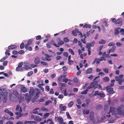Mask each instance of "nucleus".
<instances>
[{
  "mask_svg": "<svg viewBox=\"0 0 124 124\" xmlns=\"http://www.w3.org/2000/svg\"><path fill=\"white\" fill-rule=\"evenodd\" d=\"M88 89L86 88V90L82 92L81 93V94H85L88 91Z\"/></svg>",
  "mask_w": 124,
  "mask_h": 124,
  "instance_id": "nucleus-51",
  "label": "nucleus"
},
{
  "mask_svg": "<svg viewBox=\"0 0 124 124\" xmlns=\"http://www.w3.org/2000/svg\"><path fill=\"white\" fill-rule=\"evenodd\" d=\"M77 101L78 104H81V101L80 99H78L77 100Z\"/></svg>",
  "mask_w": 124,
  "mask_h": 124,
  "instance_id": "nucleus-62",
  "label": "nucleus"
},
{
  "mask_svg": "<svg viewBox=\"0 0 124 124\" xmlns=\"http://www.w3.org/2000/svg\"><path fill=\"white\" fill-rule=\"evenodd\" d=\"M33 72L32 71L29 72L28 73V76L29 77L32 74H33Z\"/></svg>",
  "mask_w": 124,
  "mask_h": 124,
  "instance_id": "nucleus-63",
  "label": "nucleus"
},
{
  "mask_svg": "<svg viewBox=\"0 0 124 124\" xmlns=\"http://www.w3.org/2000/svg\"><path fill=\"white\" fill-rule=\"evenodd\" d=\"M105 40L103 39H101L99 41V43L100 44H104L105 43Z\"/></svg>",
  "mask_w": 124,
  "mask_h": 124,
  "instance_id": "nucleus-35",
  "label": "nucleus"
},
{
  "mask_svg": "<svg viewBox=\"0 0 124 124\" xmlns=\"http://www.w3.org/2000/svg\"><path fill=\"white\" fill-rule=\"evenodd\" d=\"M0 95L3 96L8 95V93L6 89L4 88L0 89Z\"/></svg>",
  "mask_w": 124,
  "mask_h": 124,
  "instance_id": "nucleus-4",
  "label": "nucleus"
},
{
  "mask_svg": "<svg viewBox=\"0 0 124 124\" xmlns=\"http://www.w3.org/2000/svg\"><path fill=\"white\" fill-rule=\"evenodd\" d=\"M2 97V101L4 103H5L6 102L7 100V97L8 96V95H4L1 96Z\"/></svg>",
  "mask_w": 124,
  "mask_h": 124,
  "instance_id": "nucleus-15",
  "label": "nucleus"
},
{
  "mask_svg": "<svg viewBox=\"0 0 124 124\" xmlns=\"http://www.w3.org/2000/svg\"><path fill=\"white\" fill-rule=\"evenodd\" d=\"M24 43L23 42H22L20 45V48L22 49L24 48Z\"/></svg>",
  "mask_w": 124,
  "mask_h": 124,
  "instance_id": "nucleus-46",
  "label": "nucleus"
},
{
  "mask_svg": "<svg viewBox=\"0 0 124 124\" xmlns=\"http://www.w3.org/2000/svg\"><path fill=\"white\" fill-rule=\"evenodd\" d=\"M116 48L115 46H113L112 47L111 49H110V51L112 53H113L115 51Z\"/></svg>",
  "mask_w": 124,
  "mask_h": 124,
  "instance_id": "nucleus-32",
  "label": "nucleus"
},
{
  "mask_svg": "<svg viewBox=\"0 0 124 124\" xmlns=\"http://www.w3.org/2000/svg\"><path fill=\"white\" fill-rule=\"evenodd\" d=\"M24 124H31V121H25L24 122Z\"/></svg>",
  "mask_w": 124,
  "mask_h": 124,
  "instance_id": "nucleus-44",
  "label": "nucleus"
},
{
  "mask_svg": "<svg viewBox=\"0 0 124 124\" xmlns=\"http://www.w3.org/2000/svg\"><path fill=\"white\" fill-rule=\"evenodd\" d=\"M4 112L6 113H8L10 116H12L13 115V113L12 112H10L8 109H5L4 111Z\"/></svg>",
  "mask_w": 124,
  "mask_h": 124,
  "instance_id": "nucleus-21",
  "label": "nucleus"
},
{
  "mask_svg": "<svg viewBox=\"0 0 124 124\" xmlns=\"http://www.w3.org/2000/svg\"><path fill=\"white\" fill-rule=\"evenodd\" d=\"M115 45V43L113 42H111L109 43L108 44V46H113Z\"/></svg>",
  "mask_w": 124,
  "mask_h": 124,
  "instance_id": "nucleus-48",
  "label": "nucleus"
},
{
  "mask_svg": "<svg viewBox=\"0 0 124 124\" xmlns=\"http://www.w3.org/2000/svg\"><path fill=\"white\" fill-rule=\"evenodd\" d=\"M66 114L67 116V117L68 118L70 119H71V118L70 116V115L69 114L68 112H66Z\"/></svg>",
  "mask_w": 124,
  "mask_h": 124,
  "instance_id": "nucleus-50",
  "label": "nucleus"
},
{
  "mask_svg": "<svg viewBox=\"0 0 124 124\" xmlns=\"http://www.w3.org/2000/svg\"><path fill=\"white\" fill-rule=\"evenodd\" d=\"M89 113V110H83V113L85 114H88Z\"/></svg>",
  "mask_w": 124,
  "mask_h": 124,
  "instance_id": "nucleus-38",
  "label": "nucleus"
},
{
  "mask_svg": "<svg viewBox=\"0 0 124 124\" xmlns=\"http://www.w3.org/2000/svg\"><path fill=\"white\" fill-rule=\"evenodd\" d=\"M16 71H22L23 70V69L22 67H17L16 68Z\"/></svg>",
  "mask_w": 124,
  "mask_h": 124,
  "instance_id": "nucleus-33",
  "label": "nucleus"
},
{
  "mask_svg": "<svg viewBox=\"0 0 124 124\" xmlns=\"http://www.w3.org/2000/svg\"><path fill=\"white\" fill-rule=\"evenodd\" d=\"M95 44L94 42H92L89 43V45L91 47H93Z\"/></svg>",
  "mask_w": 124,
  "mask_h": 124,
  "instance_id": "nucleus-56",
  "label": "nucleus"
},
{
  "mask_svg": "<svg viewBox=\"0 0 124 124\" xmlns=\"http://www.w3.org/2000/svg\"><path fill=\"white\" fill-rule=\"evenodd\" d=\"M123 75L121 74L119 75V76H116L115 78V79L116 81H118L122 79V78L123 77Z\"/></svg>",
  "mask_w": 124,
  "mask_h": 124,
  "instance_id": "nucleus-12",
  "label": "nucleus"
},
{
  "mask_svg": "<svg viewBox=\"0 0 124 124\" xmlns=\"http://www.w3.org/2000/svg\"><path fill=\"white\" fill-rule=\"evenodd\" d=\"M103 81L104 82H108L109 80V78L106 77L102 78Z\"/></svg>",
  "mask_w": 124,
  "mask_h": 124,
  "instance_id": "nucleus-26",
  "label": "nucleus"
},
{
  "mask_svg": "<svg viewBox=\"0 0 124 124\" xmlns=\"http://www.w3.org/2000/svg\"><path fill=\"white\" fill-rule=\"evenodd\" d=\"M102 108V106L101 105L99 104L97 105L96 108L98 110H100Z\"/></svg>",
  "mask_w": 124,
  "mask_h": 124,
  "instance_id": "nucleus-36",
  "label": "nucleus"
},
{
  "mask_svg": "<svg viewBox=\"0 0 124 124\" xmlns=\"http://www.w3.org/2000/svg\"><path fill=\"white\" fill-rule=\"evenodd\" d=\"M64 44V42L62 40H60L58 42L57 44L58 45L60 46Z\"/></svg>",
  "mask_w": 124,
  "mask_h": 124,
  "instance_id": "nucleus-37",
  "label": "nucleus"
},
{
  "mask_svg": "<svg viewBox=\"0 0 124 124\" xmlns=\"http://www.w3.org/2000/svg\"><path fill=\"white\" fill-rule=\"evenodd\" d=\"M50 103H52V101H51L48 100L45 102V105H48Z\"/></svg>",
  "mask_w": 124,
  "mask_h": 124,
  "instance_id": "nucleus-49",
  "label": "nucleus"
},
{
  "mask_svg": "<svg viewBox=\"0 0 124 124\" xmlns=\"http://www.w3.org/2000/svg\"><path fill=\"white\" fill-rule=\"evenodd\" d=\"M36 92V90L33 89L32 88L30 90L29 93L30 97H31L33 96L35 93Z\"/></svg>",
  "mask_w": 124,
  "mask_h": 124,
  "instance_id": "nucleus-8",
  "label": "nucleus"
},
{
  "mask_svg": "<svg viewBox=\"0 0 124 124\" xmlns=\"http://www.w3.org/2000/svg\"><path fill=\"white\" fill-rule=\"evenodd\" d=\"M49 115V113H46V114H45L43 115V116L44 117H48Z\"/></svg>",
  "mask_w": 124,
  "mask_h": 124,
  "instance_id": "nucleus-57",
  "label": "nucleus"
},
{
  "mask_svg": "<svg viewBox=\"0 0 124 124\" xmlns=\"http://www.w3.org/2000/svg\"><path fill=\"white\" fill-rule=\"evenodd\" d=\"M63 71H66L68 69V68L66 66H63L62 68Z\"/></svg>",
  "mask_w": 124,
  "mask_h": 124,
  "instance_id": "nucleus-58",
  "label": "nucleus"
},
{
  "mask_svg": "<svg viewBox=\"0 0 124 124\" xmlns=\"http://www.w3.org/2000/svg\"><path fill=\"white\" fill-rule=\"evenodd\" d=\"M23 113L19 114V115H18V116H17L16 117V118L17 119H18L20 117L22 116L23 115Z\"/></svg>",
  "mask_w": 124,
  "mask_h": 124,
  "instance_id": "nucleus-53",
  "label": "nucleus"
},
{
  "mask_svg": "<svg viewBox=\"0 0 124 124\" xmlns=\"http://www.w3.org/2000/svg\"><path fill=\"white\" fill-rule=\"evenodd\" d=\"M92 69L91 68H90L87 70L86 73L87 74L91 73L92 72Z\"/></svg>",
  "mask_w": 124,
  "mask_h": 124,
  "instance_id": "nucleus-28",
  "label": "nucleus"
},
{
  "mask_svg": "<svg viewBox=\"0 0 124 124\" xmlns=\"http://www.w3.org/2000/svg\"><path fill=\"white\" fill-rule=\"evenodd\" d=\"M103 45H101L99 46L98 49V51H101L102 48H103Z\"/></svg>",
  "mask_w": 124,
  "mask_h": 124,
  "instance_id": "nucleus-54",
  "label": "nucleus"
},
{
  "mask_svg": "<svg viewBox=\"0 0 124 124\" xmlns=\"http://www.w3.org/2000/svg\"><path fill=\"white\" fill-rule=\"evenodd\" d=\"M34 120L35 121H40L42 120V119L39 116H36L34 118Z\"/></svg>",
  "mask_w": 124,
  "mask_h": 124,
  "instance_id": "nucleus-24",
  "label": "nucleus"
},
{
  "mask_svg": "<svg viewBox=\"0 0 124 124\" xmlns=\"http://www.w3.org/2000/svg\"><path fill=\"white\" fill-rule=\"evenodd\" d=\"M115 79H113L111 81V82L109 84V85L110 86L112 87L114 86V82H115Z\"/></svg>",
  "mask_w": 124,
  "mask_h": 124,
  "instance_id": "nucleus-29",
  "label": "nucleus"
},
{
  "mask_svg": "<svg viewBox=\"0 0 124 124\" xmlns=\"http://www.w3.org/2000/svg\"><path fill=\"white\" fill-rule=\"evenodd\" d=\"M69 51L70 54H74L73 50L71 48H69L68 49Z\"/></svg>",
  "mask_w": 124,
  "mask_h": 124,
  "instance_id": "nucleus-45",
  "label": "nucleus"
},
{
  "mask_svg": "<svg viewBox=\"0 0 124 124\" xmlns=\"http://www.w3.org/2000/svg\"><path fill=\"white\" fill-rule=\"evenodd\" d=\"M90 120L93 123H94L96 122V120L94 118V113L93 111L90 112L89 115Z\"/></svg>",
  "mask_w": 124,
  "mask_h": 124,
  "instance_id": "nucleus-3",
  "label": "nucleus"
},
{
  "mask_svg": "<svg viewBox=\"0 0 124 124\" xmlns=\"http://www.w3.org/2000/svg\"><path fill=\"white\" fill-rule=\"evenodd\" d=\"M93 84L94 82L91 83L90 84V85L88 87H87L86 88L88 89L91 88H93Z\"/></svg>",
  "mask_w": 124,
  "mask_h": 124,
  "instance_id": "nucleus-31",
  "label": "nucleus"
},
{
  "mask_svg": "<svg viewBox=\"0 0 124 124\" xmlns=\"http://www.w3.org/2000/svg\"><path fill=\"white\" fill-rule=\"evenodd\" d=\"M73 104V102L71 101L68 104V108L71 107Z\"/></svg>",
  "mask_w": 124,
  "mask_h": 124,
  "instance_id": "nucleus-41",
  "label": "nucleus"
},
{
  "mask_svg": "<svg viewBox=\"0 0 124 124\" xmlns=\"http://www.w3.org/2000/svg\"><path fill=\"white\" fill-rule=\"evenodd\" d=\"M108 55H102V56L100 57V61H105L106 60V58L108 57Z\"/></svg>",
  "mask_w": 124,
  "mask_h": 124,
  "instance_id": "nucleus-11",
  "label": "nucleus"
},
{
  "mask_svg": "<svg viewBox=\"0 0 124 124\" xmlns=\"http://www.w3.org/2000/svg\"><path fill=\"white\" fill-rule=\"evenodd\" d=\"M66 77L65 75H62L60 76L58 78V80L59 82L61 81L62 80L63 78H65Z\"/></svg>",
  "mask_w": 124,
  "mask_h": 124,
  "instance_id": "nucleus-22",
  "label": "nucleus"
},
{
  "mask_svg": "<svg viewBox=\"0 0 124 124\" xmlns=\"http://www.w3.org/2000/svg\"><path fill=\"white\" fill-rule=\"evenodd\" d=\"M119 33V30L117 29H116L114 32V34L115 35L118 34Z\"/></svg>",
  "mask_w": 124,
  "mask_h": 124,
  "instance_id": "nucleus-61",
  "label": "nucleus"
},
{
  "mask_svg": "<svg viewBox=\"0 0 124 124\" xmlns=\"http://www.w3.org/2000/svg\"><path fill=\"white\" fill-rule=\"evenodd\" d=\"M77 32L75 30L72 31V33L73 35L74 36H76L77 35Z\"/></svg>",
  "mask_w": 124,
  "mask_h": 124,
  "instance_id": "nucleus-43",
  "label": "nucleus"
},
{
  "mask_svg": "<svg viewBox=\"0 0 124 124\" xmlns=\"http://www.w3.org/2000/svg\"><path fill=\"white\" fill-rule=\"evenodd\" d=\"M88 28L90 29L91 27V25L90 24H86L83 26V28Z\"/></svg>",
  "mask_w": 124,
  "mask_h": 124,
  "instance_id": "nucleus-27",
  "label": "nucleus"
},
{
  "mask_svg": "<svg viewBox=\"0 0 124 124\" xmlns=\"http://www.w3.org/2000/svg\"><path fill=\"white\" fill-rule=\"evenodd\" d=\"M13 94L14 95L16 96V97H17L18 96V93L17 91L16 90H14L13 91Z\"/></svg>",
  "mask_w": 124,
  "mask_h": 124,
  "instance_id": "nucleus-40",
  "label": "nucleus"
},
{
  "mask_svg": "<svg viewBox=\"0 0 124 124\" xmlns=\"http://www.w3.org/2000/svg\"><path fill=\"white\" fill-rule=\"evenodd\" d=\"M116 108L114 107H110V108L109 112H111L112 115H113L116 114Z\"/></svg>",
  "mask_w": 124,
  "mask_h": 124,
  "instance_id": "nucleus-6",
  "label": "nucleus"
},
{
  "mask_svg": "<svg viewBox=\"0 0 124 124\" xmlns=\"http://www.w3.org/2000/svg\"><path fill=\"white\" fill-rule=\"evenodd\" d=\"M16 110L17 111H18V112H16L15 114L16 115H19V114H21L22 112V107H20L19 105H17Z\"/></svg>",
  "mask_w": 124,
  "mask_h": 124,
  "instance_id": "nucleus-2",
  "label": "nucleus"
},
{
  "mask_svg": "<svg viewBox=\"0 0 124 124\" xmlns=\"http://www.w3.org/2000/svg\"><path fill=\"white\" fill-rule=\"evenodd\" d=\"M24 51L23 50H21L19 52H18V54H24Z\"/></svg>",
  "mask_w": 124,
  "mask_h": 124,
  "instance_id": "nucleus-52",
  "label": "nucleus"
},
{
  "mask_svg": "<svg viewBox=\"0 0 124 124\" xmlns=\"http://www.w3.org/2000/svg\"><path fill=\"white\" fill-rule=\"evenodd\" d=\"M123 105H121L119 106L117 109V113L119 115H124V109Z\"/></svg>",
  "mask_w": 124,
  "mask_h": 124,
  "instance_id": "nucleus-1",
  "label": "nucleus"
},
{
  "mask_svg": "<svg viewBox=\"0 0 124 124\" xmlns=\"http://www.w3.org/2000/svg\"><path fill=\"white\" fill-rule=\"evenodd\" d=\"M63 40L65 42H68L69 41V40L67 37L64 38Z\"/></svg>",
  "mask_w": 124,
  "mask_h": 124,
  "instance_id": "nucleus-42",
  "label": "nucleus"
},
{
  "mask_svg": "<svg viewBox=\"0 0 124 124\" xmlns=\"http://www.w3.org/2000/svg\"><path fill=\"white\" fill-rule=\"evenodd\" d=\"M40 63L41 64L45 66H47L48 65V64L47 62L43 61H41Z\"/></svg>",
  "mask_w": 124,
  "mask_h": 124,
  "instance_id": "nucleus-25",
  "label": "nucleus"
},
{
  "mask_svg": "<svg viewBox=\"0 0 124 124\" xmlns=\"http://www.w3.org/2000/svg\"><path fill=\"white\" fill-rule=\"evenodd\" d=\"M100 93H99V91H96L95 92L93 95L94 96H96L97 95H99V94Z\"/></svg>",
  "mask_w": 124,
  "mask_h": 124,
  "instance_id": "nucleus-55",
  "label": "nucleus"
},
{
  "mask_svg": "<svg viewBox=\"0 0 124 124\" xmlns=\"http://www.w3.org/2000/svg\"><path fill=\"white\" fill-rule=\"evenodd\" d=\"M23 68L25 70H28L31 68V67L30 66L27 65H24L23 66Z\"/></svg>",
  "mask_w": 124,
  "mask_h": 124,
  "instance_id": "nucleus-39",
  "label": "nucleus"
},
{
  "mask_svg": "<svg viewBox=\"0 0 124 124\" xmlns=\"http://www.w3.org/2000/svg\"><path fill=\"white\" fill-rule=\"evenodd\" d=\"M40 58L39 57H36L35 59L34 62L36 64H39L40 62Z\"/></svg>",
  "mask_w": 124,
  "mask_h": 124,
  "instance_id": "nucleus-18",
  "label": "nucleus"
},
{
  "mask_svg": "<svg viewBox=\"0 0 124 124\" xmlns=\"http://www.w3.org/2000/svg\"><path fill=\"white\" fill-rule=\"evenodd\" d=\"M75 30L77 33H78V35H80V37L81 38H83V35L81 31H79L78 29V28L75 29Z\"/></svg>",
  "mask_w": 124,
  "mask_h": 124,
  "instance_id": "nucleus-17",
  "label": "nucleus"
},
{
  "mask_svg": "<svg viewBox=\"0 0 124 124\" xmlns=\"http://www.w3.org/2000/svg\"><path fill=\"white\" fill-rule=\"evenodd\" d=\"M100 59L96 58L93 62V64H94L96 63L97 64H98L100 63Z\"/></svg>",
  "mask_w": 124,
  "mask_h": 124,
  "instance_id": "nucleus-16",
  "label": "nucleus"
},
{
  "mask_svg": "<svg viewBox=\"0 0 124 124\" xmlns=\"http://www.w3.org/2000/svg\"><path fill=\"white\" fill-rule=\"evenodd\" d=\"M51 45H54V46L57 47H58L59 46H58L56 44L54 43V40L52 39L49 42Z\"/></svg>",
  "mask_w": 124,
  "mask_h": 124,
  "instance_id": "nucleus-19",
  "label": "nucleus"
},
{
  "mask_svg": "<svg viewBox=\"0 0 124 124\" xmlns=\"http://www.w3.org/2000/svg\"><path fill=\"white\" fill-rule=\"evenodd\" d=\"M30 66L32 68H34L38 66L37 65H35L34 64H31L30 65Z\"/></svg>",
  "mask_w": 124,
  "mask_h": 124,
  "instance_id": "nucleus-60",
  "label": "nucleus"
},
{
  "mask_svg": "<svg viewBox=\"0 0 124 124\" xmlns=\"http://www.w3.org/2000/svg\"><path fill=\"white\" fill-rule=\"evenodd\" d=\"M106 91L110 94H113L114 93V92L113 91V88L110 87L109 86H106Z\"/></svg>",
  "mask_w": 124,
  "mask_h": 124,
  "instance_id": "nucleus-5",
  "label": "nucleus"
},
{
  "mask_svg": "<svg viewBox=\"0 0 124 124\" xmlns=\"http://www.w3.org/2000/svg\"><path fill=\"white\" fill-rule=\"evenodd\" d=\"M59 109L61 111H64L65 110L66 107L65 106H63V105L60 104L59 106Z\"/></svg>",
  "mask_w": 124,
  "mask_h": 124,
  "instance_id": "nucleus-10",
  "label": "nucleus"
},
{
  "mask_svg": "<svg viewBox=\"0 0 124 124\" xmlns=\"http://www.w3.org/2000/svg\"><path fill=\"white\" fill-rule=\"evenodd\" d=\"M17 47V46L15 45H12L9 46L8 47V49L11 50L13 49L16 48Z\"/></svg>",
  "mask_w": 124,
  "mask_h": 124,
  "instance_id": "nucleus-14",
  "label": "nucleus"
},
{
  "mask_svg": "<svg viewBox=\"0 0 124 124\" xmlns=\"http://www.w3.org/2000/svg\"><path fill=\"white\" fill-rule=\"evenodd\" d=\"M21 90L22 92L25 93L27 92V90L26 87L23 85H21Z\"/></svg>",
  "mask_w": 124,
  "mask_h": 124,
  "instance_id": "nucleus-13",
  "label": "nucleus"
},
{
  "mask_svg": "<svg viewBox=\"0 0 124 124\" xmlns=\"http://www.w3.org/2000/svg\"><path fill=\"white\" fill-rule=\"evenodd\" d=\"M58 120L60 124H62L63 122V118L61 116L59 117L58 119Z\"/></svg>",
  "mask_w": 124,
  "mask_h": 124,
  "instance_id": "nucleus-20",
  "label": "nucleus"
},
{
  "mask_svg": "<svg viewBox=\"0 0 124 124\" xmlns=\"http://www.w3.org/2000/svg\"><path fill=\"white\" fill-rule=\"evenodd\" d=\"M40 110H42V111H46L47 112L48 111V109L47 108H45L44 107H42L40 109Z\"/></svg>",
  "mask_w": 124,
  "mask_h": 124,
  "instance_id": "nucleus-34",
  "label": "nucleus"
},
{
  "mask_svg": "<svg viewBox=\"0 0 124 124\" xmlns=\"http://www.w3.org/2000/svg\"><path fill=\"white\" fill-rule=\"evenodd\" d=\"M24 96L25 97V99L26 100V102L27 103H29L30 100V97L28 96V94L27 93H26L25 94Z\"/></svg>",
  "mask_w": 124,
  "mask_h": 124,
  "instance_id": "nucleus-9",
  "label": "nucleus"
},
{
  "mask_svg": "<svg viewBox=\"0 0 124 124\" xmlns=\"http://www.w3.org/2000/svg\"><path fill=\"white\" fill-rule=\"evenodd\" d=\"M122 22L121 19H119L117 20L115 24H121L122 23Z\"/></svg>",
  "mask_w": 124,
  "mask_h": 124,
  "instance_id": "nucleus-23",
  "label": "nucleus"
},
{
  "mask_svg": "<svg viewBox=\"0 0 124 124\" xmlns=\"http://www.w3.org/2000/svg\"><path fill=\"white\" fill-rule=\"evenodd\" d=\"M74 62V61H73L69 60L68 62V63L69 64L71 65Z\"/></svg>",
  "mask_w": 124,
  "mask_h": 124,
  "instance_id": "nucleus-59",
  "label": "nucleus"
},
{
  "mask_svg": "<svg viewBox=\"0 0 124 124\" xmlns=\"http://www.w3.org/2000/svg\"><path fill=\"white\" fill-rule=\"evenodd\" d=\"M103 23L106 27H108L109 25V24L108 23L107 21L106 20H105L103 21Z\"/></svg>",
  "mask_w": 124,
  "mask_h": 124,
  "instance_id": "nucleus-30",
  "label": "nucleus"
},
{
  "mask_svg": "<svg viewBox=\"0 0 124 124\" xmlns=\"http://www.w3.org/2000/svg\"><path fill=\"white\" fill-rule=\"evenodd\" d=\"M10 49H8L6 51L5 53V54H10Z\"/></svg>",
  "mask_w": 124,
  "mask_h": 124,
  "instance_id": "nucleus-47",
  "label": "nucleus"
},
{
  "mask_svg": "<svg viewBox=\"0 0 124 124\" xmlns=\"http://www.w3.org/2000/svg\"><path fill=\"white\" fill-rule=\"evenodd\" d=\"M45 58H42L41 59L42 60L44 61H49L51 59V57L52 55H45Z\"/></svg>",
  "mask_w": 124,
  "mask_h": 124,
  "instance_id": "nucleus-7",
  "label": "nucleus"
},
{
  "mask_svg": "<svg viewBox=\"0 0 124 124\" xmlns=\"http://www.w3.org/2000/svg\"><path fill=\"white\" fill-rule=\"evenodd\" d=\"M108 106L105 105L104 107V109L105 111L106 112L108 109Z\"/></svg>",
  "mask_w": 124,
  "mask_h": 124,
  "instance_id": "nucleus-64",
  "label": "nucleus"
}]
</instances>
